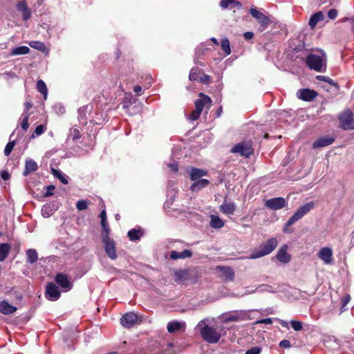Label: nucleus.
<instances>
[{"label":"nucleus","mask_w":354,"mask_h":354,"mask_svg":"<svg viewBox=\"0 0 354 354\" xmlns=\"http://www.w3.org/2000/svg\"><path fill=\"white\" fill-rule=\"evenodd\" d=\"M277 259L282 263H288L290 260V255L287 252V246L281 247L277 252Z\"/></svg>","instance_id":"obj_25"},{"label":"nucleus","mask_w":354,"mask_h":354,"mask_svg":"<svg viewBox=\"0 0 354 354\" xmlns=\"http://www.w3.org/2000/svg\"><path fill=\"white\" fill-rule=\"evenodd\" d=\"M188 172L190 179L193 181L199 180L201 178L207 174V171L195 167H191Z\"/></svg>","instance_id":"obj_21"},{"label":"nucleus","mask_w":354,"mask_h":354,"mask_svg":"<svg viewBox=\"0 0 354 354\" xmlns=\"http://www.w3.org/2000/svg\"><path fill=\"white\" fill-rule=\"evenodd\" d=\"M10 246L8 243L0 244V261H3L8 257Z\"/></svg>","instance_id":"obj_34"},{"label":"nucleus","mask_w":354,"mask_h":354,"mask_svg":"<svg viewBox=\"0 0 354 354\" xmlns=\"http://www.w3.org/2000/svg\"><path fill=\"white\" fill-rule=\"evenodd\" d=\"M209 184V181L207 179H199L194 180V183L191 185L190 189L192 192H198L204 187H206Z\"/></svg>","instance_id":"obj_28"},{"label":"nucleus","mask_w":354,"mask_h":354,"mask_svg":"<svg viewBox=\"0 0 354 354\" xmlns=\"http://www.w3.org/2000/svg\"><path fill=\"white\" fill-rule=\"evenodd\" d=\"M102 239L104 243V250L107 256L112 260L117 258L115 252V241L111 239L107 234H102Z\"/></svg>","instance_id":"obj_8"},{"label":"nucleus","mask_w":354,"mask_h":354,"mask_svg":"<svg viewBox=\"0 0 354 354\" xmlns=\"http://www.w3.org/2000/svg\"><path fill=\"white\" fill-rule=\"evenodd\" d=\"M38 169L37 162L32 159H26L25 163V169L23 172L24 176H26L29 174L35 171Z\"/></svg>","instance_id":"obj_23"},{"label":"nucleus","mask_w":354,"mask_h":354,"mask_svg":"<svg viewBox=\"0 0 354 354\" xmlns=\"http://www.w3.org/2000/svg\"><path fill=\"white\" fill-rule=\"evenodd\" d=\"M317 256L326 265L333 263V250L329 247L322 248L317 253Z\"/></svg>","instance_id":"obj_13"},{"label":"nucleus","mask_w":354,"mask_h":354,"mask_svg":"<svg viewBox=\"0 0 354 354\" xmlns=\"http://www.w3.org/2000/svg\"><path fill=\"white\" fill-rule=\"evenodd\" d=\"M315 207V203L313 201L308 202L305 205L301 206L296 212L288 220L286 223L284 232H287L286 227L292 225L297 221L303 218Z\"/></svg>","instance_id":"obj_5"},{"label":"nucleus","mask_w":354,"mask_h":354,"mask_svg":"<svg viewBox=\"0 0 354 354\" xmlns=\"http://www.w3.org/2000/svg\"><path fill=\"white\" fill-rule=\"evenodd\" d=\"M210 226L213 228L219 229L223 227L224 221L218 216L212 215L210 216Z\"/></svg>","instance_id":"obj_32"},{"label":"nucleus","mask_w":354,"mask_h":354,"mask_svg":"<svg viewBox=\"0 0 354 354\" xmlns=\"http://www.w3.org/2000/svg\"><path fill=\"white\" fill-rule=\"evenodd\" d=\"M210 81L211 77L206 74L203 75L200 78V82L205 84H209Z\"/></svg>","instance_id":"obj_52"},{"label":"nucleus","mask_w":354,"mask_h":354,"mask_svg":"<svg viewBox=\"0 0 354 354\" xmlns=\"http://www.w3.org/2000/svg\"><path fill=\"white\" fill-rule=\"evenodd\" d=\"M328 17L330 19H335L337 16V10L336 9H330L327 13Z\"/></svg>","instance_id":"obj_51"},{"label":"nucleus","mask_w":354,"mask_h":354,"mask_svg":"<svg viewBox=\"0 0 354 354\" xmlns=\"http://www.w3.org/2000/svg\"><path fill=\"white\" fill-rule=\"evenodd\" d=\"M231 3H236V6H239V8L241 7V3L235 0H221L220 6L223 8H227L231 5Z\"/></svg>","instance_id":"obj_40"},{"label":"nucleus","mask_w":354,"mask_h":354,"mask_svg":"<svg viewBox=\"0 0 354 354\" xmlns=\"http://www.w3.org/2000/svg\"><path fill=\"white\" fill-rule=\"evenodd\" d=\"M142 88L139 85H136L133 87V91L138 94V95H141L142 94Z\"/></svg>","instance_id":"obj_59"},{"label":"nucleus","mask_w":354,"mask_h":354,"mask_svg":"<svg viewBox=\"0 0 354 354\" xmlns=\"http://www.w3.org/2000/svg\"><path fill=\"white\" fill-rule=\"evenodd\" d=\"M239 319L238 316L234 315H225L223 316L224 322H236Z\"/></svg>","instance_id":"obj_47"},{"label":"nucleus","mask_w":354,"mask_h":354,"mask_svg":"<svg viewBox=\"0 0 354 354\" xmlns=\"http://www.w3.org/2000/svg\"><path fill=\"white\" fill-rule=\"evenodd\" d=\"M17 9L22 15V19L24 21L28 20L31 17V11L28 8L26 1L22 0L17 3Z\"/></svg>","instance_id":"obj_19"},{"label":"nucleus","mask_w":354,"mask_h":354,"mask_svg":"<svg viewBox=\"0 0 354 354\" xmlns=\"http://www.w3.org/2000/svg\"><path fill=\"white\" fill-rule=\"evenodd\" d=\"M55 187L53 185H48L46 187V192L44 194V196L48 197L50 196L53 194V191L54 190Z\"/></svg>","instance_id":"obj_53"},{"label":"nucleus","mask_w":354,"mask_h":354,"mask_svg":"<svg viewBox=\"0 0 354 354\" xmlns=\"http://www.w3.org/2000/svg\"><path fill=\"white\" fill-rule=\"evenodd\" d=\"M196 327L200 330L203 339L209 344H216L221 337L222 328L205 325V320L200 321Z\"/></svg>","instance_id":"obj_1"},{"label":"nucleus","mask_w":354,"mask_h":354,"mask_svg":"<svg viewBox=\"0 0 354 354\" xmlns=\"http://www.w3.org/2000/svg\"><path fill=\"white\" fill-rule=\"evenodd\" d=\"M55 209L52 204L46 203L41 208V214L45 218H48L54 214Z\"/></svg>","instance_id":"obj_31"},{"label":"nucleus","mask_w":354,"mask_h":354,"mask_svg":"<svg viewBox=\"0 0 354 354\" xmlns=\"http://www.w3.org/2000/svg\"><path fill=\"white\" fill-rule=\"evenodd\" d=\"M200 98L194 102L195 109L188 116V120L194 121L199 118L202 111L205 106L209 108L212 105V99L207 95L201 93L199 94Z\"/></svg>","instance_id":"obj_3"},{"label":"nucleus","mask_w":354,"mask_h":354,"mask_svg":"<svg viewBox=\"0 0 354 354\" xmlns=\"http://www.w3.org/2000/svg\"><path fill=\"white\" fill-rule=\"evenodd\" d=\"M192 256V252L189 250H185L183 252L172 250L170 252V258L174 260L179 259L189 258Z\"/></svg>","instance_id":"obj_24"},{"label":"nucleus","mask_w":354,"mask_h":354,"mask_svg":"<svg viewBox=\"0 0 354 354\" xmlns=\"http://www.w3.org/2000/svg\"><path fill=\"white\" fill-rule=\"evenodd\" d=\"M186 324L185 322H180L177 320L171 321L167 323V329L170 333H174L178 331H185Z\"/></svg>","instance_id":"obj_18"},{"label":"nucleus","mask_w":354,"mask_h":354,"mask_svg":"<svg viewBox=\"0 0 354 354\" xmlns=\"http://www.w3.org/2000/svg\"><path fill=\"white\" fill-rule=\"evenodd\" d=\"M101 225H102V227L103 229V232H102V234H107V236H109L110 230L108 227L107 219L106 218V219L101 220Z\"/></svg>","instance_id":"obj_45"},{"label":"nucleus","mask_w":354,"mask_h":354,"mask_svg":"<svg viewBox=\"0 0 354 354\" xmlns=\"http://www.w3.org/2000/svg\"><path fill=\"white\" fill-rule=\"evenodd\" d=\"M114 78L115 79V80H114V85H115V86H118V87L121 88V87H122V85L121 82H120V81H118V77H117V76L114 77Z\"/></svg>","instance_id":"obj_63"},{"label":"nucleus","mask_w":354,"mask_h":354,"mask_svg":"<svg viewBox=\"0 0 354 354\" xmlns=\"http://www.w3.org/2000/svg\"><path fill=\"white\" fill-rule=\"evenodd\" d=\"M167 167L174 172L178 171V165L176 162L169 163L167 165Z\"/></svg>","instance_id":"obj_56"},{"label":"nucleus","mask_w":354,"mask_h":354,"mask_svg":"<svg viewBox=\"0 0 354 354\" xmlns=\"http://www.w3.org/2000/svg\"><path fill=\"white\" fill-rule=\"evenodd\" d=\"M279 324L285 328H289L288 323L286 321L282 320V319H278Z\"/></svg>","instance_id":"obj_62"},{"label":"nucleus","mask_w":354,"mask_h":354,"mask_svg":"<svg viewBox=\"0 0 354 354\" xmlns=\"http://www.w3.org/2000/svg\"><path fill=\"white\" fill-rule=\"evenodd\" d=\"M29 46L32 48H35L36 50H38L44 53H48V49L46 48V45L44 44V43L41 42V41H31L29 42Z\"/></svg>","instance_id":"obj_30"},{"label":"nucleus","mask_w":354,"mask_h":354,"mask_svg":"<svg viewBox=\"0 0 354 354\" xmlns=\"http://www.w3.org/2000/svg\"><path fill=\"white\" fill-rule=\"evenodd\" d=\"M220 211L228 216H232L236 211V205L232 201H227L226 198L224 199L223 203L220 205Z\"/></svg>","instance_id":"obj_16"},{"label":"nucleus","mask_w":354,"mask_h":354,"mask_svg":"<svg viewBox=\"0 0 354 354\" xmlns=\"http://www.w3.org/2000/svg\"><path fill=\"white\" fill-rule=\"evenodd\" d=\"M279 346L281 348H289L291 346L290 342L287 339H283V340L281 341L279 343Z\"/></svg>","instance_id":"obj_54"},{"label":"nucleus","mask_w":354,"mask_h":354,"mask_svg":"<svg viewBox=\"0 0 354 354\" xmlns=\"http://www.w3.org/2000/svg\"><path fill=\"white\" fill-rule=\"evenodd\" d=\"M37 88L42 95H44V98L46 99L47 94H48V89H47L45 82L43 80H39L37 81Z\"/></svg>","instance_id":"obj_36"},{"label":"nucleus","mask_w":354,"mask_h":354,"mask_svg":"<svg viewBox=\"0 0 354 354\" xmlns=\"http://www.w3.org/2000/svg\"><path fill=\"white\" fill-rule=\"evenodd\" d=\"M221 47L222 49L225 51L226 55H228L231 53V48L230 41L227 38H223L221 40Z\"/></svg>","instance_id":"obj_39"},{"label":"nucleus","mask_w":354,"mask_h":354,"mask_svg":"<svg viewBox=\"0 0 354 354\" xmlns=\"http://www.w3.org/2000/svg\"><path fill=\"white\" fill-rule=\"evenodd\" d=\"M277 245V240L275 238H270L266 242L261 244L260 247L252 252L248 259H255L271 253Z\"/></svg>","instance_id":"obj_4"},{"label":"nucleus","mask_w":354,"mask_h":354,"mask_svg":"<svg viewBox=\"0 0 354 354\" xmlns=\"http://www.w3.org/2000/svg\"><path fill=\"white\" fill-rule=\"evenodd\" d=\"M256 291L268 292H272V293L276 292V290L274 289V288H272L270 286L266 285V284H263V285H261L260 286H259L256 289Z\"/></svg>","instance_id":"obj_41"},{"label":"nucleus","mask_w":354,"mask_h":354,"mask_svg":"<svg viewBox=\"0 0 354 354\" xmlns=\"http://www.w3.org/2000/svg\"><path fill=\"white\" fill-rule=\"evenodd\" d=\"M71 136L73 140H76L81 138V134L77 129H74L71 131Z\"/></svg>","instance_id":"obj_48"},{"label":"nucleus","mask_w":354,"mask_h":354,"mask_svg":"<svg viewBox=\"0 0 354 354\" xmlns=\"http://www.w3.org/2000/svg\"><path fill=\"white\" fill-rule=\"evenodd\" d=\"M16 145L15 140L10 141L6 146L4 149V154L6 156H8L12 152L14 147Z\"/></svg>","instance_id":"obj_42"},{"label":"nucleus","mask_w":354,"mask_h":354,"mask_svg":"<svg viewBox=\"0 0 354 354\" xmlns=\"http://www.w3.org/2000/svg\"><path fill=\"white\" fill-rule=\"evenodd\" d=\"M55 282L62 288L63 291L68 292L73 288V283L69 277L64 273H58L55 277Z\"/></svg>","instance_id":"obj_11"},{"label":"nucleus","mask_w":354,"mask_h":354,"mask_svg":"<svg viewBox=\"0 0 354 354\" xmlns=\"http://www.w3.org/2000/svg\"><path fill=\"white\" fill-rule=\"evenodd\" d=\"M217 269L221 272L222 277L226 281H232L234 278V272L230 267L219 266Z\"/></svg>","instance_id":"obj_22"},{"label":"nucleus","mask_w":354,"mask_h":354,"mask_svg":"<svg viewBox=\"0 0 354 354\" xmlns=\"http://www.w3.org/2000/svg\"><path fill=\"white\" fill-rule=\"evenodd\" d=\"M243 37L244 38L246 39V40H250L251 39L253 38L254 37V33L252 32H245L244 34H243Z\"/></svg>","instance_id":"obj_57"},{"label":"nucleus","mask_w":354,"mask_h":354,"mask_svg":"<svg viewBox=\"0 0 354 354\" xmlns=\"http://www.w3.org/2000/svg\"><path fill=\"white\" fill-rule=\"evenodd\" d=\"M45 126L40 124L38 125L35 130L34 133L32 135V138H35V136H40L45 131Z\"/></svg>","instance_id":"obj_46"},{"label":"nucleus","mask_w":354,"mask_h":354,"mask_svg":"<svg viewBox=\"0 0 354 354\" xmlns=\"http://www.w3.org/2000/svg\"><path fill=\"white\" fill-rule=\"evenodd\" d=\"M290 325L295 331H300L303 327V323L300 321L291 320Z\"/></svg>","instance_id":"obj_43"},{"label":"nucleus","mask_w":354,"mask_h":354,"mask_svg":"<svg viewBox=\"0 0 354 354\" xmlns=\"http://www.w3.org/2000/svg\"><path fill=\"white\" fill-rule=\"evenodd\" d=\"M317 78L319 80H323V81L327 82H330L331 81V80L329 77H326V76L319 75V76H317Z\"/></svg>","instance_id":"obj_61"},{"label":"nucleus","mask_w":354,"mask_h":354,"mask_svg":"<svg viewBox=\"0 0 354 354\" xmlns=\"http://www.w3.org/2000/svg\"><path fill=\"white\" fill-rule=\"evenodd\" d=\"M100 217L101 220L106 218V210L105 209H103L100 212Z\"/></svg>","instance_id":"obj_64"},{"label":"nucleus","mask_w":354,"mask_h":354,"mask_svg":"<svg viewBox=\"0 0 354 354\" xmlns=\"http://www.w3.org/2000/svg\"><path fill=\"white\" fill-rule=\"evenodd\" d=\"M25 110L24 113H28L29 109L32 107V104L30 102H26L25 104Z\"/></svg>","instance_id":"obj_60"},{"label":"nucleus","mask_w":354,"mask_h":354,"mask_svg":"<svg viewBox=\"0 0 354 354\" xmlns=\"http://www.w3.org/2000/svg\"><path fill=\"white\" fill-rule=\"evenodd\" d=\"M250 13L260 24V27L259 28L260 32L265 30L268 27L270 23V20L268 17L266 16L256 8H250Z\"/></svg>","instance_id":"obj_7"},{"label":"nucleus","mask_w":354,"mask_h":354,"mask_svg":"<svg viewBox=\"0 0 354 354\" xmlns=\"http://www.w3.org/2000/svg\"><path fill=\"white\" fill-rule=\"evenodd\" d=\"M257 324H271L272 323V319L271 318H266L258 320Z\"/></svg>","instance_id":"obj_55"},{"label":"nucleus","mask_w":354,"mask_h":354,"mask_svg":"<svg viewBox=\"0 0 354 354\" xmlns=\"http://www.w3.org/2000/svg\"><path fill=\"white\" fill-rule=\"evenodd\" d=\"M189 78L191 81H194L198 79V69L196 68H192L189 73Z\"/></svg>","instance_id":"obj_49"},{"label":"nucleus","mask_w":354,"mask_h":354,"mask_svg":"<svg viewBox=\"0 0 354 354\" xmlns=\"http://www.w3.org/2000/svg\"><path fill=\"white\" fill-rule=\"evenodd\" d=\"M287 204L285 198L282 197L272 198L268 200L266 203V205L274 210L279 209L283 208Z\"/></svg>","instance_id":"obj_15"},{"label":"nucleus","mask_w":354,"mask_h":354,"mask_svg":"<svg viewBox=\"0 0 354 354\" xmlns=\"http://www.w3.org/2000/svg\"><path fill=\"white\" fill-rule=\"evenodd\" d=\"M30 49L28 46H21L12 48L10 55L12 56L26 55L29 53Z\"/></svg>","instance_id":"obj_33"},{"label":"nucleus","mask_w":354,"mask_h":354,"mask_svg":"<svg viewBox=\"0 0 354 354\" xmlns=\"http://www.w3.org/2000/svg\"><path fill=\"white\" fill-rule=\"evenodd\" d=\"M231 153H239L242 156L248 157L253 153L252 142L243 141L235 145L230 150Z\"/></svg>","instance_id":"obj_6"},{"label":"nucleus","mask_w":354,"mask_h":354,"mask_svg":"<svg viewBox=\"0 0 354 354\" xmlns=\"http://www.w3.org/2000/svg\"><path fill=\"white\" fill-rule=\"evenodd\" d=\"M341 127L344 129H354V119L353 113L351 111H346L339 117Z\"/></svg>","instance_id":"obj_10"},{"label":"nucleus","mask_w":354,"mask_h":354,"mask_svg":"<svg viewBox=\"0 0 354 354\" xmlns=\"http://www.w3.org/2000/svg\"><path fill=\"white\" fill-rule=\"evenodd\" d=\"M27 261L32 264L35 263L38 259V254L35 250L28 249L26 251Z\"/></svg>","instance_id":"obj_35"},{"label":"nucleus","mask_w":354,"mask_h":354,"mask_svg":"<svg viewBox=\"0 0 354 354\" xmlns=\"http://www.w3.org/2000/svg\"><path fill=\"white\" fill-rule=\"evenodd\" d=\"M324 19V14L322 12H317L315 14H313L308 22V25L310 26L311 28H313L316 26L318 22L322 21Z\"/></svg>","instance_id":"obj_29"},{"label":"nucleus","mask_w":354,"mask_h":354,"mask_svg":"<svg viewBox=\"0 0 354 354\" xmlns=\"http://www.w3.org/2000/svg\"><path fill=\"white\" fill-rule=\"evenodd\" d=\"M1 177L4 180H7L10 178V174L8 171H2L1 172Z\"/></svg>","instance_id":"obj_58"},{"label":"nucleus","mask_w":354,"mask_h":354,"mask_svg":"<svg viewBox=\"0 0 354 354\" xmlns=\"http://www.w3.org/2000/svg\"><path fill=\"white\" fill-rule=\"evenodd\" d=\"M196 280V277H193L191 271L189 269H180L174 272V281L180 284L190 280Z\"/></svg>","instance_id":"obj_9"},{"label":"nucleus","mask_w":354,"mask_h":354,"mask_svg":"<svg viewBox=\"0 0 354 354\" xmlns=\"http://www.w3.org/2000/svg\"><path fill=\"white\" fill-rule=\"evenodd\" d=\"M261 351V348L259 346H256V347H252V348L248 349L245 352V354H260Z\"/></svg>","instance_id":"obj_50"},{"label":"nucleus","mask_w":354,"mask_h":354,"mask_svg":"<svg viewBox=\"0 0 354 354\" xmlns=\"http://www.w3.org/2000/svg\"><path fill=\"white\" fill-rule=\"evenodd\" d=\"M297 95L304 101L310 102L313 100L318 95V93L310 88H303L297 91Z\"/></svg>","instance_id":"obj_14"},{"label":"nucleus","mask_w":354,"mask_h":354,"mask_svg":"<svg viewBox=\"0 0 354 354\" xmlns=\"http://www.w3.org/2000/svg\"><path fill=\"white\" fill-rule=\"evenodd\" d=\"M137 319L138 317L136 314L129 312L121 317L120 323L126 328H131L136 323Z\"/></svg>","instance_id":"obj_17"},{"label":"nucleus","mask_w":354,"mask_h":354,"mask_svg":"<svg viewBox=\"0 0 354 354\" xmlns=\"http://www.w3.org/2000/svg\"><path fill=\"white\" fill-rule=\"evenodd\" d=\"M76 207L80 211L85 210L88 208V203L86 201H78L76 203Z\"/></svg>","instance_id":"obj_44"},{"label":"nucleus","mask_w":354,"mask_h":354,"mask_svg":"<svg viewBox=\"0 0 354 354\" xmlns=\"http://www.w3.org/2000/svg\"><path fill=\"white\" fill-rule=\"evenodd\" d=\"M53 174L57 177L63 184H68V181L67 179V176L62 174L60 170H57L55 169H52Z\"/></svg>","instance_id":"obj_37"},{"label":"nucleus","mask_w":354,"mask_h":354,"mask_svg":"<svg viewBox=\"0 0 354 354\" xmlns=\"http://www.w3.org/2000/svg\"><path fill=\"white\" fill-rule=\"evenodd\" d=\"M335 141V139L329 136H324L317 139L313 144V149L324 147L330 145Z\"/></svg>","instance_id":"obj_20"},{"label":"nucleus","mask_w":354,"mask_h":354,"mask_svg":"<svg viewBox=\"0 0 354 354\" xmlns=\"http://www.w3.org/2000/svg\"><path fill=\"white\" fill-rule=\"evenodd\" d=\"M17 310V308L10 305L8 302L3 300L0 303V312L4 315H10Z\"/></svg>","instance_id":"obj_27"},{"label":"nucleus","mask_w":354,"mask_h":354,"mask_svg":"<svg viewBox=\"0 0 354 354\" xmlns=\"http://www.w3.org/2000/svg\"><path fill=\"white\" fill-rule=\"evenodd\" d=\"M29 116H30V114L28 113H23L21 116V127L24 131H26L29 127V124H28Z\"/></svg>","instance_id":"obj_38"},{"label":"nucleus","mask_w":354,"mask_h":354,"mask_svg":"<svg viewBox=\"0 0 354 354\" xmlns=\"http://www.w3.org/2000/svg\"><path fill=\"white\" fill-rule=\"evenodd\" d=\"M46 297L50 301H57L60 297V291L53 283H48L46 287Z\"/></svg>","instance_id":"obj_12"},{"label":"nucleus","mask_w":354,"mask_h":354,"mask_svg":"<svg viewBox=\"0 0 354 354\" xmlns=\"http://www.w3.org/2000/svg\"><path fill=\"white\" fill-rule=\"evenodd\" d=\"M144 232L142 228H133L128 232L127 236L131 241H137L143 236Z\"/></svg>","instance_id":"obj_26"},{"label":"nucleus","mask_w":354,"mask_h":354,"mask_svg":"<svg viewBox=\"0 0 354 354\" xmlns=\"http://www.w3.org/2000/svg\"><path fill=\"white\" fill-rule=\"evenodd\" d=\"M306 64L312 70L324 72L326 68V55L323 51L319 54L311 53L306 58Z\"/></svg>","instance_id":"obj_2"}]
</instances>
